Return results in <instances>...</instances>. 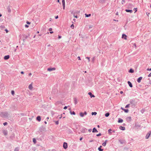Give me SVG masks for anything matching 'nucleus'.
Masks as SVG:
<instances>
[{
    "label": "nucleus",
    "mask_w": 151,
    "mask_h": 151,
    "mask_svg": "<svg viewBox=\"0 0 151 151\" xmlns=\"http://www.w3.org/2000/svg\"><path fill=\"white\" fill-rule=\"evenodd\" d=\"M1 116L3 118H6L8 117L9 114L8 112H2L1 113Z\"/></svg>",
    "instance_id": "f257e3e1"
},
{
    "label": "nucleus",
    "mask_w": 151,
    "mask_h": 151,
    "mask_svg": "<svg viewBox=\"0 0 151 151\" xmlns=\"http://www.w3.org/2000/svg\"><path fill=\"white\" fill-rule=\"evenodd\" d=\"M135 99H130L129 101V102L132 104L131 106L132 107H134L135 106Z\"/></svg>",
    "instance_id": "f03ea898"
},
{
    "label": "nucleus",
    "mask_w": 151,
    "mask_h": 151,
    "mask_svg": "<svg viewBox=\"0 0 151 151\" xmlns=\"http://www.w3.org/2000/svg\"><path fill=\"white\" fill-rule=\"evenodd\" d=\"M119 141L121 144H125L126 142L125 140L120 139L119 140Z\"/></svg>",
    "instance_id": "7ed1b4c3"
},
{
    "label": "nucleus",
    "mask_w": 151,
    "mask_h": 151,
    "mask_svg": "<svg viewBox=\"0 0 151 151\" xmlns=\"http://www.w3.org/2000/svg\"><path fill=\"white\" fill-rule=\"evenodd\" d=\"M87 131V129L85 128V127H83L81 129V132L83 133H85Z\"/></svg>",
    "instance_id": "20e7f679"
},
{
    "label": "nucleus",
    "mask_w": 151,
    "mask_h": 151,
    "mask_svg": "<svg viewBox=\"0 0 151 151\" xmlns=\"http://www.w3.org/2000/svg\"><path fill=\"white\" fill-rule=\"evenodd\" d=\"M63 146L64 149H66L68 147L67 143L65 142H64Z\"/></svg>",
    "instance_id": "39448f33"
},
{
    "label": "nucleus",
    "mask_w": 151,
    "mask_h": 151,
    "mask_svg": "<svg viewBox=\"0 0 151 151\" xmlns=\"http://www.w3.org/2000/svg\"><path fill=\"white\" fill-rule=\"evenodd\" d=\"M151 134V132H149L146 134L145 138L146 139H147L149 138V137L150 136V134Z\"/></svg>",
    "instance_id": "423d86ee"
},
{
    "label": "nucleus",
    "mask_w": 151,
    "mask_h": 151,
    "mask_svg": "<svg viewBox=\"0 0 151 151\" xmlns=\"http://www.w3.org/2000/svg\"><path fill=\"white\" fill-rule=\"evenodd\" d=\"M2 132L5 136H6L8 134V132L6 130H3Z\"/></svg>",
    "instance_id": "0eeeda50"
},
{
    "label": "nucleus",
    "mask_w": 151,
    "mask_h": 151,
    "mask_svg": "<svg viewBox=\"0 0 151 151\" xmlns=\"http://www.w3.org/2000/svg\"><path fill=\"white\" fill-rule=\"evenodd\" d=\"M7 10L9 13H10L11 12V6H8L7 8Z\"/></svg>",
    "instance_id": "6e6552de"
},
{
    "label": "nucleus",
    "mask_w": 151,
    "mask_h": 151,
    "mask_svg": "<svg viewBox=\"0 0 151 151\" xmlns=\"http://www.w3.org/2000/svg\"><path fill=\"white\" fill-rule=\"evenodd\" d=\"M62 3L63 9H64L65 6V0H62Z\"/></svg>",
    "instance_id": "1a4fd4ad"
},
{
    "label": "nucleus",
    "mask_w": 151,
    "mask_h": 151,
    "mask_svg": "<svg viewBox=\"0 0 151 151\" xmlns=\"http://www.w3.org/2000/svg\"><path fill=\"white\" fill-rule=\"evenodd\" d=\"M10 58V56L9 55H6V56H5L4 57V59L5 60H8V59H9Z\"/></svg>",
    "instance_id": "9d476101"
},
{
    "label": "nucleus",
    "mask_w": 151,
    "mask_h": 151,
    "mask_svg": "<svg viewBox=\"0 0 151 151\" xmlns=\"http://www.w3.org/2000/svg\"><path fill=\"white\" fill-rule=\"evenodd\" d=\"M88 94L90 96L91 98L94 97L95 96L91 92H89L88 93Z\"/></svg>",
    "instance_id": "9b49d317"
},
{
    "label": "nucleus",
    "mask_w": 151,
    "mask_h": 151,
    "mask_svg": "<svg viewBox=\"0 0 151 151\" xmlns=\"http://www.w3.org/2000/svg\"><path fill=\"white\" fill-rule=\"evenodd\" d=\"M55 70V68H47V70L48 71H51L53 70Z\"/></svg>",
    "instance_id": "f8f14e48"
},
{
    "label": "nucleus",
    "mask_w": 151,
    "mask_h": 151,
    "mask_svg": "<svg viewBox=\"0 0 151 151\" xmlns=\"http://www.w3.org/2000/svg\"><path fill=\"white\" fill-rule=\"evenodd\" d=\"M142 79V77H139L137 79V82L139 83L141 82V81Z\"/></svg>",
    "instance_id": "ddd939ff"
},
{
    "label": "nucleus",
    "mask_w": 151,
    "mask_h": 151,
    "mask_svg": "<svg viewBox=\"0 0 151 151\" xmlns=\"http://www.w3.org/2000/svg\"><path fill=\"white\" fill-rule=\"evenodd\" d=\"M125 11L127 12H130V13H131L133 12L132 10L130 9H126Z\"/></svg>",
    "instance_id": "4468645a"
},
{
    "label": "nucleus",
    "mask_w": 151,
    "mask_h": 151,
    "mask_svg": "<svg viewBox=\"0 0 151 151\" xmlns=\"http://www.w3.org/2000/svg\"><path fill=\"white\" fill-rule=\"evenodd\" d=\"M127 120V122L131 121V116L127 117L126 118Z\"/></svg>",
    "instance_id": "2eb2a0df"
},
{
    "label": "nucleus",
    "mask_w": 151,
    "mask_h": 151,
    "mask_svg": "<svg viewBox=\"0 0 151 151\" xmlns=\"http://www.w3.org/2000/svg\"><path fill=\"white\" fill-rule=\"evenodd\" d=\"M127 37V36L125 34H123L122 35V38L124 39L125 40H126Z\"/></svg>",
    "instance_id": "dca6fc26"
},
{
    "label": "nucleus",
    "mask_w": 151,
    "mask_h": 151,
    "mask_svg": "<svg viewBox=\"0 0 151 151\" xmlns=\"http://www.w3.org/2000/svg\"><path fill=\"white\" fill-rule=\"evenodd\" d=\"M36 119L39 122H40L41 120V117L40 116H38L36 118Z\"/></svg>",
    "instance_id": "f3484780"
},
{
    "label": "nucleus",
    "mask_w": 151,
    "mask_h": 151,
    "mask_svg": "<svg viewBox=\"0 0 151 151\" xmlns=\"http://www.w3.org/2000/svg\"><path fill=\"white\" fill-rule=\"evenodd\" d=\"M127 83L130 87L131 88L133 86L132 84L130 81H128Z\"/></svg>",
    "instance_id": "a211bd4d"
},
{
    "label": "nucleus",
    "mask_w": 151,
    "mask_h": 151,
    "mask_svg": "<svg viewBox=\"0 0 151 151\" xmlns=\"http://www.w3.org/2000/svg\"><path fill=\"white\" fill-rule=\"evenodd\" d=\"M119 128L120 129L124 130L125 129V128L124 127L120 126L119 127Z\"/></svg>",
    "instance_id": "6ab92c4d"
},
{
    "label": "nucleus",
    "mask_w": 151,
    "mask_h": 151,
    "mask_svg": "<svg viewBox=\"0 0 151 151\" xmlns=\"http://www.w3.org/2000/svg\"><path fill=\"white\" fill-rule=\"evenodd\" d=\"M98 132V131L96 129V128L94 127L93 128V129L92 132L93 133L94 132Z\"/></svg>",
    "instance_id": "aec40b11"
},
{
    "label": "nucleus",
    "mask_w": 151,
    "mask_h": 151,
    "mask_svg": "<svg viewBox=\"0 0 151 151\" xmlns=\"http://www.w3.org/2000/svg\"><path fill=\"white\" fill-rule=\"evenodd\" d=\"M123 122V120L121 118H119L118 119V123H122Z\"/></svg>",
    "instance_id": "412c9836"
},
{
    "label": "nucleus",
    "mask_w": 151,
    "mask_h": 151,
    "mask_svg": "<svg viewBox=\"0 0 151 151\" xmlns=\"http://www.w3.org/2000/svg\"><path fill=\"white\" fill-rule=\"evenodd\" d=\"M28 88L30 90H32L33 88V87L32 84H30L29 85Z\"/></svg>",
    "instance_id": "4be33fe9"
},
{
    "label": "nucleus",
    "mask_w": 151,
    "mask_h": 151,
    "mask_svg": "<svg viewBox=\"0 0 151 151\" xmlns=\"http://www.w3.org/2000/svg\"><path fill=\"white\" fill-rule=\"evenodd\" d=\"M74 103L75 104H76L77 103V99L75 98H74Z\"/></svg>",
    "instance_id": "5701e85b"
},
{
    "label": "nucleus",
    "mask_w": 151,
    "mask_h": 151,
    "mask_svg": "<svg viewBox=\"0 0 151 151\" xmlns=\"http://www.w3.org/2000/svg\"><path fill=\"white\" fill-rule=\"evenodd\" d=\"M129 72L130 73H132L134 72V70L132 68H131L129 70Z\"/></svg>",
    "instance_id": "b1692460"
},
{
    "label": "nucleus",
    "mask_w": 151,
    "mask_h": 151,
    "mask_svg": "<svg viewBox=\"0 0 151 151\" xmlns=\"http://www.w3.org/2000/svg\"><path fill=\"white\" fill-rule=\"evenodd\" d=\"M102 147V146H100V147L98 148V150L99 151H103V149H101Z\"/></svg>",
    "instance_id": "393cba45"
},
{
    "label": "nucleus",
    "mask_w": 151,
    "mask_h": 151,
    "mask_svg": "<svg viewBox=\"0 0 151 151\" xmlns=\"http://www.w3.org/2000/svg\"><path fill=\"white\" fill-rule=\"evenodd\" d=\"M107 141V140H105V141L104 142H103V144H102V145L104 146H105L106 145V142Z\"/></svg>",
    "instance_id": "a878e982"
},
{
    "label": "nucleus",
    "mask_w": 151,
    "mask_h": 151,
    "mask_svg": "<svg viewBox=\"0 0 151 151\" xmlns=\"http://www.w3.org/2000/svg\"><path fill=\"white\" fill-rule=\"evenodd\" d=\"M109 115H110L109 113V112H107V113H106L105 114V116L106 117H107L109 116Z\"/></svg>",
    "instance_id": "bb28decb"
},
{
    "label": "nucleus",
    "mask_w": 151,
    "mask_h": 151,
    "mask_svg": "<svg viewBox=\"0 0 151 151\" xmlns=\"http://www.w3.org/2000/svg\"><path fill=\"white\" fill-rule=\"evenodd\" d=\"M19 147H17L15 148L14 151H19Z\"/></svg>",
    "instance_id": "cd10ccee"
},
{
    "label": "nucleus",
    "mask_w": 151,
    "mask_h": 151,
    "mask_svg": "<svg viewBox=\"0 0 151 151\" xmlns=\"http://www.w3.org/2000/svg\"><path fill=\"white\" fill-rule=\"evenodd\" d=\"M111 131H112V130L111 129H110L108 130V132L109 134H111L112 132H111Z\"/></svg>",
    "instance_id": "c85d7f7f"
},
{
    "label": "nucleus",
    "mask_w": 151,
    "mask_h": 151,
    "mask_svg": "<svg viewBox=\"0 0 151 151\" xmlns=\"http://www.w3.org/2000/svg\"><path fill=\"white\" fill-rule=\"evenodd\" d=\"M85 17H90L91 16V14H85Z\"/></svg>",
    "instance_id": "c756f323"
},
{
    "label": "nucleus",
    "mask_w": 151,
    "mask_h": 151,
    "mask_svg": "<svg viewBox=\"0 0 151 151\" xmlns=\"http://www.w3.org/2000/svg\"><path fill=\"white\" fill-rule=\"evenodd\" d=\"M70 113L72 115H75L76 113L74 111H70Z\"/></svg>",
    "instance_id": "7c9ffc66"
},
{
    "label": "nucleus",
    "mask_w": 151,
    "mask_h": 151,
    "mask_svg": "<svg viewBox=\"0 0 151 151\" xmlns=\"http://www.w3.org/2000/svg\"><path fill=\"white\" fill-rule=\"evenodd\" d=\"M80 116L82 117H83L84 116V114L83 113H82V112H81L80 113Z\"/></svg>",
    "instance_id": "2f4dec72"
},
{
    "label": "nucleus",
    "mask_w": 151,
    "mask_h": 151,
    "mask_svg": "<svg viewBox=\"0 0 151 151\" xmlns=\"http://www.w3.org/2000/svg\"><path fill=\"white\" fill-rule=\"evenodd\" d=\"M97 113L96 112H92L91 113V114L92 115H96L97 114Z\"/></svg>",
    "instance_id": "473e14b6"
},
{
    "label": "nucleus",
    "mask_w": 151,
    "mask_h": 151,
    "mask_svg": "<svg viewBox=\"0 0 151 151\" xmlns=\"http://www.w3.org/2000/svg\"><path fill=\"white\" fill-rule=\"evenodd\" d=\"M124 111L125 113H128L129 112V110L128 109H124Z\"/></svg>",
    "instance_id": "72a5a7b5"
},
{
    "label": "nucleus",
    "mask_w": 151,
    "mask_h": 151,
    "mask_svg": "<svg viewBox=\"0 0 151 151\" xmlns=\"http://www.w3.org/2000/svg\"><path fill=\"white\" fill-rule=\"evenodd\" d=\"M33 142L35 144L37 142L36 139L35 138H33Z\"/></svg>",
    "instance_id": "f704fd0d"
},
{
    "label": "nucleus",
    "mask_w": 151,
    "mask_h": 151,
    "mask_svg": "<svg viewBox=\"0 0 151 151\" xmlns=\"http://www.w3.org/2000/svg\"><path fill=\"white\" fill-rule=\"evenodd\" d=\"M129 105H130V104H128L125 107V108H129Z\"/></svg>",
    "instance_id": "c9c22d12"
},
{
    "label": "nucleus",
    "mask_w": 151,
    "mask_h": 151,
    "mask_svg": "<svg viewBox=\"0 0 151 151\" xmlns=\"http://www.w3.org/2000/svg\"><path fill=\"white\" fill-rule=\"evenodd\" d=\"M43 127H40V132H42V131H43Z\"/></svg>",
    "instance_id": "e433bc0d"
},
{
    "label": "nucleus",
    "mask_w": 151,
    "mask_h": 151,
    "mask_svg": "<svg viewBox=\"0 0 151 151\" xmlns=\"http://www.w3.org/2000/svg\"><path fill=\"white\" fill-rule=\"evenodd\" d=\"M11 93L12 95H14V90H12L11 91Z\"/></svg>",
    "instance_id": "4c0bfd02"
},
{
    "label": "nucleus",
    "mask_w": 151,
    "mask_h": 151,
    "mask_svg": "<svg viewBox=\"0 0 151 151\" xmlns=\"http://www.w3.org/2000/svg\"><path fill=\"white\" fill-rule=\"evenodd\" d=\"M55 122L56 125H58L59 124V121L58 120L55 121Z\"/></svg>",
    "instance_id": "58836bf2"
},
{
    "label": "nucleus",
    "mask_w": 151,
    "mask_h": 151,
    "mask_svg": "<svg viewBox=\"0 0 151 151\" xmlns=\"http://www.w3.org/2000/svg\"><path fill=\"white\" fill-rule=\"evenodd\" d=\"M133 10L135 11L134 13H135L137 11V8H134L133 9Z\"/></svg>",
    "instance_id": "ea45409f"
},
{
    "label": "nucleus",
    "mask_w": 151,
    "mask_h": 151,
    "mask_svg": "<svg viewBox=\"0 0 151 151\" xmlns=\"http://www.w3.org/2000/svg\"><path fill=\"white\" fill-rule=\"evenodd\" d=\"M70 27L72 28L73 29L74 28V25H73V24H71V25L70 26Z\"/></svg>",
    "instance_id": "a19ab883"
},
{
    "label": "nucleus",
    "mask_w": 151,
    "mask_h": 151,
    "mask_svg": "<svg viewBox=\"0 0 151 151\" xmlns=\"http://www.w3.org/2000/svg\"><path fill=\"white\" fill-rule=\"evenodd\" d=\"M125 2V1L124 0H122L121 1V3L122 4H123Z\"/></svg>",
    "instance_id": "79ce46f5"
},
{
    "label": "nucleus",
    "mask_w": 151,
    "mask_h": 151,
    "mask_svg": "<svg viewBox=\"0 0 151 151\" xmlns=\"http://www.w3.org/2000/svg\"><path fill=\"white\" fill-rule=\"evenodd\" d=\"M7 123L6 122H5L3 123V124L4 126H6L7 124Z\"/></svg>",
    "instance_id": "37998d69"
},
{
    "label": "nucleus",
    "mask_w": 151,
    "mask_h": 151,
    "mask_svg": "<svg viewBox=\"0 0 151 151\" xmlns=\"http://www.w3.org/2000/svg\"><path fill=\"white\" fill-rule=\"evenodd\" d=\"M105 0H100V1L101 2L104 3V2Z\"/></svg>",
    "instance_id": "c03bdc74"
},
{
    "label": "nucleus",
    "mask_w": 151,
    "mask_h": 151,
    "mask_svg": "<svg viewBox=\"0 0 151 151\" xmlns=\"http://www.w3.org/2000/svg\"><path fill=\"white\" fill-rule=\"evenodd\" d=\"M73 16L74 17H75L76 18H78V16L76 15H75V14H73Z\"/></svg>",
    "instance_id": "a18cd8bd"
},
{
    "label": "nucleus",
    "mask_w": 151,
    "mask_h": 151,
    "mask_svg": "<svg viewBox=\"0 0 151 151\" xmlns=\"http://www.w3.org/2000/svg\"><path fill=\"white\" fill-rule=\"evenodd\" d=\"M135 126L136 127H140V125H139V124L136 125Z\"/></svg>",
    "instance_id": "49530a36"
},
{
    "label": "nucleus",
    "mask_w": 151,
    "mask_h": 151,
    "mask_svg": "<svg viewBox=\"0 0 151 151\" xmlns=\"http://www.w3.org/2000/svg\"><path fill=\"white\" fill-rule=\"evenodd\" d=\"M101 134L100 133H99V134H96V136L98 137V136H101Z\"/></svg>",
    "instance_id": "de8ad7c7"
},
{
    "label": "nucleus",
    "mask_w": 151,
    "mask_h": 151,
    "mask_svg": "<svg viewBox=\"0 0 151 151\" xmlns=\"http://www.w3.org/2000/svg\"><path fill=\"white\" fill-rule=\"evenodd\" d=\"M26 23L27 24H30V23H31V22H28V21H26Z\"/></svg>",
    "instance_id": "09e8293b"
},
{
    "label": "nucleus",
    "mask_w": 151,
    "mask_h": 151,
    "mask_svg": "<svg viewBox=\"0 0 151 151\" xmlns=\"http://www.w3.org/2000/svg\"><path fill=\"white\" fill-rule=\"evenodd\" d=\"M86 59H88V60L89 62L90 61V58L89 57H86Z\"/></svg>",
    "instance_id": "8fccbe9b"
},
{
    "label": "nucleus",
    "mask_w": 151,
    "mask_h": 151,
    "mask_svg": "<svg viewBox=\"0 0 151 151\" xmlns=\"http://www.w3.org/2000/svg\"><path fill=\"white\" fill-rule=\"evenodd\" d=\"M29 27V25H27V24H25V27H26V28H28V27Z\"/></svg>",
    "instance_id": "3c124183"
},
{
    "label": "nucleus",
    "mask_w": 151,
    "mask_h": 151,
    "mask_svg": "<svg viewBox=\"0 0 151 151\" xmlns=\"http://www.w3.org/2000/svg\"><path fill=\"white\" fill-rule=\"evenodd\" d=\"M147 70H148V71H151V68H148L147 69Z\"/></svg>",
    "instance_id": "603ef678"
},
{
    "label": "nucleus",
    "mask_w": 151,
    "mask_h": 151,
    "mask_svg": "<svg viewBox=\"0 0 151 151\" xmlns=\"http://www.w3.org/2000/svg\"><path fill=\"white\" fill-rule=\"evenodd\" d=\"M3 87V85H0V89H2V88Z\"/></svg>",
    "instance_id": "864d4df0"
},
{
    "label": "nucleus",
    "mask_w": 151,
    "mask_h": 151,
    "mask_svg": "<svg viewBox=\"0 0 151 151\" xmlns=\"http://www.w3.org/2000/svg\"><path fill=\"white\" fill-rule=\"evenodd\" d=\"M83 113L84 114V115H86L87 114V113L86 111H85Z\"/></svg>",
    "instance_id": "5fc2aeb1"
},
{
    "label": "nucleus",
    "mask_w": 151,
    "mask_h": 151,
    "mask_svg": "<svg viewBox=\"0 0 151 151\" xmlns=\"http://www.w3.org/2000/svg\"><path fill=\"white\" fill-rule=\"evenodd\" d=\"M67 108V106H65L64 108L63 109H66Z\"/></svg>",
    "instance_id": "6e6d98bb"
},
{
    "label": "nucleus",
    "mask_w": 151,
    "mask_h": 151,
    "mask_svg": "<svg viewBox=\"0 0 151 151\" xmlns=\"http://www.w3.org/2000/svg\"><path fill=\"white\" fill-rule=\"evenodd\" d=\"M60 103V101H58L56 103V104H59Z\"/></svg>",
    "instance_id": "4d7b16f0"
},
{
    "label": "nucleus",
    "mask_w": 151,
    "mask_h": 151,
    "mask_svg": "<svg viewBox=\"0 0 151 151\" xmlns=\"http://www.w3.org/2000/svg\"><path fill=\"white\" fill-rule=\"evenodd\" d=\"M148 77H151V73H150L149 74V75H148Z\"/></svg>",
    "instance_id": "13d9d810"
},
{
    "label": "nucleus",
    "mask_w": 151,
    "mask_h": 151,
    "mask_svg": "<svg viewBox=\"0 0 151 151\" xmlns=\"http://www.w3.org/2000/svg\"><path fill=\"white\" fill-rule=\"evenodd\" d=\"M88 131L89 132H91V131H92V129H88Z\"/></svg>",
    "instance_id": "bf43d9fd"
},
{
    "label": "nucleus",
    "mask_w": 151,
    "mask_h": 151,
    "mask_svg": "<svg viewBox=\"0 0 151 151\" xmlns=\"http://www.w3.org/2000/svg\"><path fill=\"white\" fill-rule=\"evenodd\" d=\"M61 38V36L60 35H58V39H60Z\"/></svg>",
    "instance_id": "052dcab7"
},
{
    "label": "nucleus",
    "mask_w": 151,
    "mask_h": 151,
    "mask_svg": "<svg viewBox=\"0 0 151 151\" xmlns=\"http://www.w3.org/2000/svg\"><path fill=\"white\" fill-rule=\"evenodd\" d=\"M52 30V28H50L49 29V31H51Z\"/></svg>",
    "instance_id": "680f3d73"
},
{
    "label": "nucleus",
    "mask_w": 151,
    "mask_h": 151,
    "mask_svg": "<svg viewBox=\"0 0 151 151\" xmlns=\"http://www.w3.org/2000/svg\"><path fill=\"white\" fill-rule=\"evenodd\" d=\"M58 18V15L55 16V19H57Z\"/></svg>",
    "instance_id": "e2e57ef3"
},
{
    "label": "nucleus",
    "mask_w": 151,
    "mask_h": 151,
    "mask_svg": "<svg viewBox=\"0 0 151 151\" xmlns=\"http://www.w3.org/2000/svg\"><path fill=\"white\" fill-rule=\"evenodd\" d=\"M129 6H132V4L129 3Z\"/></svg>",
    "instance_id": "0e129e2a"
},
{
    "label": "nucleus",
    "mask_w": 151,
    "mask_h": 151,
    "mask_svg": "<svg viewBox=\"0 0 151 151\" xmlns=\"http://www.w3.org/2000/svg\"><path fill=\"white\" fill-rule=\"evenodd\" d=\"M78 60H81V58H80V56H78Z\"/></svg>",
    "instance_id": "69168bd1"
},
{
    "label": "nucleus",
    "mask_w": 151,
    "mask_h": 151,
    "mask_svg": "<svg viewBox=\"0 0 151 151\" xmlns=\"http://www.w3.org/2000/svg\"><path fill=\"white\" fill-rule=\"evenodd\" d=\"M83 139V138L82 137H80V141H81V140H82V139Z\"/></svg>",
    "instance_id": "338daca9"
},
{
    "label": "nucleus",
    "mask_w": 151,
    "mask_h": 151,
    "mask_svg": "<svg viewBox=\"0 0 151 151\" xmlns=\"http://www.w3.org/2000/svg\"><path fill=\"white\" fill-rule=\"evenodd\" d=\"M21 73L22 74H24V72L23 71H22L21 72Z\"/></svg>",
    "instance_id": "774afa93"
}]
</instances>
